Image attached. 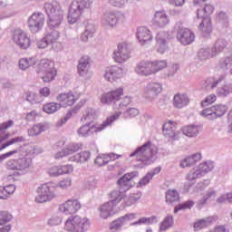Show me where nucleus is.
I'll return each mask as SVG.
<instances>
[{"mask_svg":"<svg viewBox=\"0 0 232 232\" xmlns=\"http://www.w3.org/2000/svg\"><path fill=\"white\" fill-rule=\"evenodd\" d=\"M63 23H64V14L58 13L54 15L49 16V20L47 22L48 28L50 30H58L63 26Z\"/></svg>","mask_w":232,"mask_h":232,"instance_id":"nucleus-22","label":"nucleus"},{"mask_svg":"<svg viewBox=\"0 0 232 232\" xmlns=\"http://www.w3.org/2000/svg\"><path fill=\"white\" fill-rule=\"evenodd\" d=\"M46 130H48V124L38 123V124L33 126L28 130V134H29V137H35L37 135H40V133H43V131H46Z\"/></svg>","mask_w":232,"mask_h":232,"instance_id":"nucleus-40","label":"nucleus"},{"mask_svg":"<svg viewBox=\"0 0 232 232\" xmlns=\"http://www.w3.org/2000/svg\"><path fill=\"white\" fill-rule=\"evenodd\" d=\"M119 158H121V155H117L113 152L109 154H102L94 160V163L96 166H106L110 160H117Z\"/></svg>","mask_w":232,"mask_h":232,"instance_id":"nucleus-29","label":"nucleus"},{"mask_svg":"<svg viewBox=\"0 0 232 232\" xmlns=\"http://www.w3.org/2000/svg\"><path fill=\"white\" fill-rule=\"evenodd\" d=\"M213 197H217V190H215V188H208L206 191L205 196H203V198L198 200V206H206V204H208V200Z\"/></svg>","mask_w":232,"mask_h":232,"instance_id":"nucleus-49","label":"nucleus"},{"mask_svg":"<svg viewBox=\"0 0 232 232\" xmlns=\"http://www.w3.org/2000/svg\"><path fill=\"white\" fill-rule=\"evenodd\" d=\"M215 11V7L211 5H205L204 9H198V19H204V17H209Z\"/></svg>","mask_w":232,"mask_h":232,"instance_id":"nucleus-43","label":"nucleus"},{"mask_svg":"<svg viewBox=\"0 0 232 232\" xmlns=\"http://www.w3.org/2000/svg\"><path fill=\"white\" fill-rule=\"evenodd\" d=\"M142 197L141 192H137L134 194H130L129 198L126 200V205L127 206H132V204H135V202L140 200V198Z\"/></svg>","mask_w":232,"mask_h":232,"instance_id":"nucleus-61","label":"nucleus"},{"mask_svg":"<svg viewBox=\"0 0 232 232\" xmlns=\"http://www.w3.org/2000/svg\"><path fill=\"white\" fill-rule=\"evenodd\" d=\"M212 222L213 218H206L203 219H199L194 224V229L195 231H200V229H204V227H209Z\"/></svg>","mask_w":232,"mask_h":232,"instance_id":"nucleus-45","label":"nucleus"},{"mask_svg":"<svg viewBox=\"0 0 232 232\" xmlns=\"http://www.w3.org/2000/svg\"><path fill=\"white\" fill-rule=\"evenodd\" d=\"M135 177H139V172L133 171L128 174H125L122 178L118 180V184L121 189L123 191H128V189H131L133 186H135V182H133V179Z\"/></svg>","mask_w":232,"mask_h":232,"instance_id":"nucleus-18","label":"nucleus"},{"mask_svg":"<svg viewBox=\"0 0 232 232\" xmlns=\"http://www.w3.org/2000/svg\"><path fill=\"white\" fill-rule=\"evenodd\" d=\"M117 23H119V17H117L115 13L111 11L103 13L102 16V24L104 28H115V26H117Z\"/></svg>","mask_w":232,"mask_h":232,"instance_id":"nucleus-19","label":"nucleus"},{"mask_svg":"<svg viewBox=\"0 0 232 232\" xmlns=\"http://www.w3.org/2000/svg\"><path fill=\"white\" fill-rule=\"evenodd\" d=\"M162 92V83L157 82H149L143 91V96L150 102H153L154 99L159 97V94Z\"/></svg>","mask_w":232,"mask_h":232,"instance_id":"nucleus-11","label":"nucleus"},{"mask_svg":"<svg viewBox=\"0 0 232 232\" xmlns=\"http://www.w3.org/2000/svg\"><path fill=\"white\" fill-rule=\"evenodd\" d=\"M14 216L8 211H0V226H5L8 222H12Z\"/></svg>","mask_w":232,"mask_h":232,"instance_id":"nucleus-56","label":"nucleus"},{"mask_svg":"<svg viewBox=\"0 0 232 232\" xmlns=\"http://www.w3.org/2000/svg\"><path fill=\"white\" fill-rule=\"evenodd\" d=\"M122 95H124V89L120 87L102 94L101 102L108 106L112 104L113 110H124L131 104V97L125 96L122 98Z\"/></svg>","mask_w":232,"mask_h":232,"instance_id":"nucleus-1","label":"nucleus"},{"mask_svg":"<svg viewBox=\"0 0 232 232\" xmlns=\"http://www.w3.org/2000/svg\"><path fill=\"white\" fill-rule=\"evenodd\" d=\"M175 30H177L178 41H179L181 44H184V46H187V44H191V43L195 41V34L189 29L184 27L182 23H177L175 25Z\"/></svg>","mask_w":232,"mask_h":232,"instance_id":"nucleus-10","label":"nucleus"},{"mask_svg":"<svg viewBox=\"0 0 232 232\" xmlns=\"http://www.w3.org/2000/svg\"><path fill=\"white\" fill-rule=\"evenodd\" d=\"M47 40L51 44H53V50L54 52H61L63 50V46L61 44L57 43V39H59V31L55 29H51V31L45 35Z\"/></svg>","mask_w":232,"mask_h":232,"instance_id":"nucleus-25","label":"nucleus"},{"mask_svg":"<svg viewBox=\"0 0 232 232\" xmlns=\"http://www.w3.org/2000/svg\"><path fill=\"white\" fill-rule=\"evenodd\" d=\"M36 73H43L42 77L44 82H52L57 76V70L55 69V63L49 59H43L38 64Z\"/></svg>","mask_w":232,"mask_h":232,"instance_id":"nucleus-9","label":"nucleus"},{"mask_svg":"<svg viewBox=\"0 0 232 232\" xmlns=\"http://www.w3.org/2000/svg\"><path fill=\"white\" fill-rule=\"evenodd\" d=\"M202 174L198 168L197 169H192L186 176L187 180L189 182H193V180H197V179H201Z\"/></svg>","mask_w":232,"mask_h":232,"instance_id":"nucleus-55","label":"nucleus"},{"mask_svg":"<svg viewBox=\"0 0 232 232\" xmlns=\"http://www.w3.org/2000/svg\"><path fill=\"white\" fill-rule=\"evenodd\" d=\"M17 142H24V137L19 136V137L11 139L5 143H2V145L0 146V151H3V150H5V148H8V146H12V144H17Z\"/></svg>","mask_w":232,"mask_h":232,"instance_id":"nucleus-57","label":"nucleus"},{"mask_svg":"<svg viewBox=\"0 0 232 232\" xmlns=\"http://www.w3.org/2000/svg\"><path fill=\"white\" fill-rule=\"evenodd\" d=\"M90 157H92L90 151L85 150L71 157L70 160L71 162H80L81 164H82L84 162H88V160H90Z\"/></svg>","mask_w":232,"mask_h":232,"instance_id":"nucleus-39","label":"nucleus"},{"mask_svg":"<svg viewBox=\"0 0 232 232\" xmlns=\"http://www.w3.org/2000/svg\"><path fill=\"white\" fill-rule=\"evenodd\" d=\"M15 153H23V155H28L29 153H34V147L20 146L19 149H16L14 150H11L9 152L0 155V164L4 160H5V159L12 157V155H15Z\"/></svg>","mask_w":232,"mask_h":232,"instance_id":"nucleus-24","label":"nucleus"},{"mask_svg":"<svg viewBox=\"0 0 232 232\" xmlns=\"http://www.w3.org/2000/svg\"><path fill=\"white\" fill-rule=\"evenodd\" d=\"M92 119H97V111L87 109L82 117V121H92Z\"/></svg>","mask_w":232,"mask_h":232,"instance_id":"nucleus-59","label":"nucleus"},{"mask_svg":"<svg viewBox=\"0 0 232 232\" xmlns=\"http://www.w3.org/2000/svg\"><path fill=\"white\" fill-rule=\"evenodd\" d=\"M22 146H29L30 148H34L32 153L23 154V152H16L15 155L20 157L17 160H10L6 162L7 169H13L17 171H24V169H28L30 166H32V155H39L41 151L39 149H36L34 145H22Z\"/></svg>","mask_w":232,"mask_h":232,"instance_id":"nucleus-3","label":"nucleus"},{"mask_svg":"<svg viewBox=\"0 0 232 232\" xmlns=\"http://www.w3.org/2000/svg\"><path fill=\"white\" fill-rule=\"evenodd\" d=\"M183 135L186 137H197L200 133V128L197 125H188L182 129Z\"/></svg>","mask_w":232,"mask_h":232,"instance_id":"nucleus-41","label":"nucleus"},{"mask_svg":"<svg viewBox=\"0 0 232 232\" xmlns=\"http://www.w3.org/2000/svg\"><path fill=\"white\" fill-rule=\"evenodd\" d=\"M179 64H173L168 68V72H165V78L169 79V77H173L176 72H179Z\"/></svg>","mask_w":232,"mask_h":232,"instance_id":"nucleus-64","label":"nucleus"},{"mask_svg":"<svg viewBox=\"0 0 232 232\" xmlns=\"http://www.w3.org/2000/svg\"><path fill=\"white\" fill-rule=\"evenodd\" d=\"M103 77L105 81H108L109 82H115V81L124 77V67L117 65L107 67Z\"/></svg>","mask_w":232,"mask_h":232,"instance_id":"nucleus-14","label":"nucleus"},{"mask_svg":"<svg viewBox=\"0 0 232 232\" xmlns=\"http://www.w3.org/2000/svg\"><path fill=\"white\" fill-rule=\"evenodd\" d=\"M187 104H189V98L187 94L178 93L173 98L174 108L182 109L185 108Z\"/></svg>","mask_w":232,"mask_h":232,"instance_id":"nucleus-33","label":"nucleus"},{"mask_svg":"<svg viewBox=\"0 0 232 232\" xmlns=\"http://www.w3.org/2000/svg\"><path fill=\"white\" fill-rule=\"evenodd\" d=\"M155 155H157V148L150 141H148L130 153V158L135 157L138 162H141L138 168H142L143 166L153 164L155 162Z\"/></svg>","mask_w":232,"mask_h":232,"instance_id":"nucleus-2","label":"nucleus"},{"mask_svg":"<svg viewBox=\"0 0 232 232\" xmlns=\"http://www.w3.org/2000/svg\"><path fill=\"white\" fill-rule=\"evenodd\" d=\"M227 47V41L224 38H218L216 43L214 44V46L212 47V51L215 55H220L224 50Z\"/></svg>","mask_w":232,"mask_h":232,"instance_id":"nucleus-37","label":"nucleus"},{"mask_svg":"<svg viewBox=\"0 0 232 232\" xmlns=\"http://www.w3.org/2000/svg\"><path fill=\"white\" fill-rule=\"evenodd\" d=\"M202 22L199 24V30L202 33L203 37H208L209 34H211L213 27L211 25V18L210 17H204L201 18Z\"/></svg>","mask_w":232,"mask_h":232,"instance_id":"nucleus-34","label":"nucleus"},{"mask_svg":"<svg viewBox=\"0 0 232 232\" xmlns=\"http://www.w3.org/2000/svg\"><path fill=\"white\" fill-rule=\"evenodd\" d=\"M61 103H57V102H50V103H46L43 106V111L45 113H55V111H59V110H61Z\"/></svg>","mask_w":232,"mask_h":232,"instance_id":"nucleus-48","label":"nucleus"},{"mask_svg":"<svg viewBox=\"0 0 232 232\" xmlns=\"http://www.w3.org/2000/svg\"><path fill=\"white\" fill-rule=\"evenodd\" d=\"M79 110H81V105H77L72 110L69 111L66 116L58 121V126H63V124H66V122L68 121V119H71L72 115H76Z\"/></svg>","mask_w":232,"mask_h":232,"instance_id":"nucleus-53","label":"nucleus"},{"mask_svg":"<svg viewBox=\"0 0 232 232\" xmlns=\"http://www.w3.org/2000/svg\"><path fill=\"white\" fill-rule=\"evenodd\" d=\"M57 188H59V184L53 181L38 187V196L35 198V202L38 204H43L44 202L53 200V198L57 197V193H55V189H57Z\"/></svg>","mask_w":232,"mask_h":232,"instance_id":"nucleus-8","label":"nucleus"},{"mask_svg":"<svg viewBox=\"0 0 232 232\" xmlns=\"http://www.w3.org/2000/svg\"><path fill=\"white\" fill-rule=\"evenodd\" d=\"M195 206V203L192 200L186 201L183 204H179L175 207L174 213H179L180 209H190V208H193Z\"/></svg>","mask_w":232,"mask_h":232,"instance_id":"nucleus-63","label":"nucleus"},{"mask_svg":"<svg viewBox=\"0 0 232 232\" xmlns=\"http://www.w3.org/2000/svg\"><path fill=\"white\" fill-rule=\"evenodd\" d=\"M82 148V144L79 143H70L66 148L65 151L67 155H72V153H75V151H79Z\"/></svg>","mask_w":232,"mask_h":232,"instance_id":"nucleus-62","label":"nucleus"},{"mask_svg":"<svg viewBox=\"0 0 232 232\" xmlns=\"http://www.w3.org/2000/svg\"><path fill=\"white\" fill-rule=\"evenodd\" d=\"M92 3L93 0H73L69 8V14L67 15V21L70 24H74L79 21V17H81V14L84 12V10L90 8L92 6Z\"/></svg>","mask_w":232,"mask_h":232,"instance_id":"nucleus-6","label":"nucleus"},{"mask_svg":"<svg viewBox=\"0 0 232 232\" xmlns=\"http://www.w3.org/2000/svg\"><path fill=\"white\" fill-rule=\"evenodd\" d=\"M56 99L59 102H62L61 106L64 108L73 106L75 102V96L72 92L59 94Z\"/></svg>","mask_w":232,"mask_h":232,"instance_id":"nucleus-30","label":"nucleus"},{"mask_svg":"<svg viewBox=\"0 0 232 232\" xmlns=\"http://www.w3.org/2000/svg\"><path fill=\"white\" fill-rule=\"evenodd\" d=\"M130 53H131V51L128 44H119L118 48L113 52L112 59L115 63L122 64V63H126L130 59Z\"/></svg>","mask_w":232,"mask_h":232,"instance_id":"nucleus-13","label":"nucleus"},{"mask_svg":"<svg viewBox=\"0 0 232 232\" xmlns=\"http://www.w3.org/2000/svg\"><path fill=\"white\" fill-rule=\"evenodd\" d=\"M224 79H226V76L221 75L218 79L208 78V80H206L205 82H206L208 88H210V90H214V88H217V86H218V84H220V82H222V81H224Z\"/></svg>","mask_w":232,"mask_h":232,"instance_id":"nucleus-51","label":"nucleus"},{"mask_svg":"<svg viewBox=\"0 0 232 232\" xmlns=\"http://www.w3.org/2000/svg\"><path fill=\"white\" fill-rule=\"evenodd\" d=\"M115 207L113 201H108L100 207V216L102 218H109L115 215Z\"/></svg>","mask_w":232,"mask_h":232,"instance_id":"nucleus-27","label":"nucleus"},{"mask_svg":"<svg viewBox=\"0 0 232 232\" xmlns=\"http://www.w3.org/2000/svg\"><path fill=\"white\" fill-rule=\"evenodd\" d=\"M173 226V216H169L164 218L160 227V231H166Z\"/></svg>","mask_w":232,"mask_h":232,"instance_id":"nucleus-58","label":"nucleus"},{"mask_svg":"<svg viewBox=\"0 0 232 232\" xmlns=\"http://www.w3.org/2000/svg\"><path fill=\"white\" fill-rule=\"evenodd\" d=\"M201 159H202V154L200 152L192 154L191 156L185 158L180 162V168H190V166L197 164V162H198Z\"/></svg>","mask_w":232,"mask_h":232,"instance_id":"nucleus-32","label":"nucleus"},{"mask_svg":"<svg viewBox=\"0 0 232 232\" xmlns=\"http://www.w3.org/2000/svg\"><path fill=\"white\" fill-rule=\"evenodd\" d=\"M13 41L22 50H26L27 48H30V38L28 37V35H26V33L23 32L20 29L14 31Z\"/></svg>","mask_w":232,"mask_h":232,"instance_id":"nucleus-17","label":"nucleus"},{"mask_svg":"<svg viewBox=\"0 0 232 232\" xmlns=\"http://www.w3.org/2000/svg\"><path fill=\"white\" fill-rule=\"evenodd\" d=\"M153 23L160 28H164L166 24H169V18L164 12H156L154 14Z\"/></svg>","mask_w":232,"mask_h":232,"instance_id":"nucleus-31","label":"nucleus"},{"mask_svg":"<svg viewBox=\"0 0 232 232\" xmlns=\"http://www.w3.org/2000/svg\"><path fill=\"white\" fill-rule=\"evenodd\" d=\"M180 196H179V191L176 189H169L166 192V202L167 204H174V202H179Z\"/></svg>","mask_w":232,"mask_h":232,"instance_id":"nucleus-46","label":"nucleus"},{"mask_svg":"<svg viewBox=\"0 0 232 232\" xmlns=\"http://www.w3.org/2000/svg\"><path fill=\"white\" fill-rule=\"evenodd\" d=\"M229 93H232V82H226L221 88L218 89L219 97H227Z\"/></svg>","mask_w":232,"mask_h":232,"instance_id":"nucleus-50","label":"nucleus"},{"mask_svg":"<svg viewBox=\"0 0 232 232\" xmlns=\"http://www.w3.org/2000/svg\"><path fill=\"white\" fill-rule=\"evenodd\" d=\"M44 8L48 17H52V15H57V14L63 13V10H61V5L57 1L44 4Z\"/></svg>","mask_w":232,"mask_h":232,"instance_id":"nucleus-28","label":"nucleus"},{"mask_svg":"<svg viewBox=\"0 0 232 232\" xmlns=\"http://www.w3.org/2000/svg\"><path fill=\"white\" fill-rule=\"evenodd\" d=\"M111 198L109 202H112L115 207L124 198V193L121 192V190H113L111 192Z\"/></svg>","mask_w":232,"mask_h":232,"instance_id":"nucleus-52","label":"nucleus"},{"mask_svg":"<svg viewBox=\"0 0 232 232\" xmlns=\"http://www.w3.org/2000/svg\"><path fill=\"white\" fill-rule=\"evenodd\" d=\"M163 135L172 140H179V132L177 131V123L175 121H167L163 124Z\"/></svg>","mask_w":232,"mask_h":232,"instance_id":"nucleus-20","label":"nucleus"},{"mask_svg":"<svg viewBox=\"0 0 232 232\" xmlns=\"http://www.w3.org/2000/svg\"><path fill=\"white\" fill-rule=\"evenodd\" d=\"M92 66V58L88 55H83L80 58L78 62V73L82 77H84V75H87L88 72H90V68Z\"/></svg>","mask_w":232,"mask_h":232,"instance_id":"nucleus-21","label":"nucleus"},{"mask_svg":"<svg viewBox=\"0 0 232 232\" xmlns=\"http://www.w3.org/2000/svg\"><path fill=\"white\" fill-rule=\"evenodd\" d=\"M62 213L65 215H73L81 209V202L77 199H69L59 207Z\"/></svg>","mask_w":232,"mask_h":232,"instance_id":"nucleus-16","label":"nucleus"},{"mask_svg":"<svg viewBox=\"0 0 232 232\" xmlns=\"http://www.w3.org/2000/svg\"><path fill=\"white\" fill-rule=\"evenodd\" d=\"M126 224L128 223L126 222L124 216H122L118 219L112 221L111 225V229H121V227H122V226H126Z\"/></svg>","mask_w":232,"mask_h":232,"instance_id":"nucleus-60","label":"nucleus"},{"mask_svg":"<svg viewBox=\"0 0 232 232\" xmlns=\"http://www.w3.org/2000/svg\"><path fill=\"white\" fill-rule=\"evenodd\" d=\"M198 57L200 61H208V59H212V57H217L213 52V48L203 47L198 53Z\"/></svg>","mask_w":232,"mask_h":232,"instance_id":"nucleus-38","label":"nucleus"},{"mask_svg":"<svg viewBox=\"0 0 232 232\" xmlns=\"http://www.w3.org/2000/svg\"><path fill=\"white\" fill-rule=\"evenodd\" d=\"M14 126V121L9 120L2 124H0V144H3L5 140H8L10 133H6V130Z\"/></svg>","mask_w":232,"mask_h":232,"instance_id":"nucleus-35","label":"nucleus"},{"mask_svg":"<svg viewBox=\"0 0 232 232\" xmlns=\"http://www.w3.org/2000/svg\"><path fill=\"white\" fill-rule=\"evenodd\" d=\"M227 111V107L219 104L203 110L201 111V115L208 121H215V119H218V117H222L223 115H225Z\"/></svg>","mask_w":232,"mask_h":232,"instance_id":"nucleus-12","label":"nucleus"},{"mask_svg":"<svg viewBox=\"0 0 232 232\" xmlns=\"http://www.w3.org/2000/svg\"><path fill=\"white\" fill-rule=\"evenodd\" d=\"M90 219L81 216H71L65 221L64 229L69 232H86L90 229Z\"/></svg>","mask_w":232,"mask_h":232,"instance_id":"nucleus-7","label":"nucleus"},{"mask_svg":"<svg viewBox=\"0 0 232 232\" xmlns=\"http://www.w3.org/2000/svg\"><path fill=\"white\" fill-rule=\"evenodd\" d=\"M95 34V24H87L85 26V30L81 34V41L82 43H88L92 37H93V34Z\"/></svg>","mask_w":232,"mask_h":232,"instance_id":"nucleus-36","label":"nucleus"},{"mask_svg":"<svg viewBox=\"0 0 232 232\" xmlns=\"http://www.w3.org/2000/svg\"><path fill=\"white\" fill-rule=\"evenodd\" d=\"M136 37L140 44H148L153 39L151 33L146 27H139Z\"/></svg>","mask_w":232,"mask_h":232,"instance_id":"nucleus-26","label":"nucleus"},{"mask_svg":"<svg viewBox=\"0 0 232 232\" xmlns=\"http://www.w3.org/2000/svg\"><path fill=\"white\" fill-rule=\"evenodd\" d=\"M215 168V162L213 161H205L203 163H200L198 166V169L199 170V173L204 177L206 173H209V171H213Z\"/></svg>","mask_w":232,"mask_h":232,"instance_id":"nucleus-44","label":"nucleus"},{"mask_svg":"<svg viewBox=\"0 0 232 232\" xmlns=\"http://www.w3.org/2000/svg\"><path fill=\"white\" fill-rule=\"evenodd\" d=\"M156 48L159 53H164L168 50V33H158L156 35Z\"/></svg>","mask_w":232,"mask_h":232,"instance_id":"nucleus-23","label":"nucleus"},{"mask_svg":"<svg viewBox=\"0 0 232 232\" xmlns=\"http://www.w3.org/2000/svg\"><path fill=\"white\" fill-rule=\"evenodd\" d=\"M155 222H157V217L141 218L138 221L130 223V226H140L142 224H145L146 226H150V224H155Z\"/></svg>","mask_w":232,"mask_h":232,"instance_id":"nucleus-54","label":"nucleus"},{"mask_svg":"<svg viewBox=\"0 0 232 232\" xmlns=\"http://www.w3.org/2000/svg\"><path fill=\"white\" fill-rule=\"evenodd\" d=\"M119 117H121V112L114 113L105 121H103L100 127L95 126L93 122L85 123L77 130V133L79 137H91V135H93V133H97V131H102L104 128H108V126H111V122L117 121Z\"/></svg>","mask_w":232,"mask_h":232,"instance_id":"nucleus-5","label":"nucleus"},{"mask_svg":"<svg viewBox=\"0 0 232 232\" xmlns=\"http://www.w3.org/2000/svg\"><path fill=\"white\" fill-rule=\"evenodd\" d=\"M35 63H37V61L34 57L22 58L19 61V68L24 71L28 70V68H30V66H34Z\"/></svg>","mask_w":232,"mask_h":232,"instance_id":"nucleus-47","label":"nucleus"},{"mask_svg":"<svg viewBox=\"0 0 232 232\" xmlns=\"http://www.w3.org/2000/svg\"><path fill=\"white\" fill-rule=\"evenodd\" d=\"M167 66L168 63H166V61H141L136 65L134 72L140 77H150L155 75V73L160 72V70H164Z\"/></svg>","mask_w":232,"mask_h":232,"instance_id":"nucleus-4","label":"nucleus"},{"mask_svg":"<svg viewBox=\"0 0 232 232\" xmlns=\"http://www.w3.org/2000/svg\"><path fill=\"white\" fill-rule=\"evenodd\" d=\"M15 191V185H8L6 187H0V198L6 200L10 195H14Z\"/></svg>","mask_w":232,"mask_h":232,"instance_id":"nucleus-42","label":"nucleus"},{"mask_svg":"<svg viewBox=\"0 0 232 232\" xmlns=\"http://www.w3.org/2000/svg\"><path fill=\"white\" fill-rule=\"evenodd\" d=\"M28 26L32 34L41 32L44 26V14L43 13L33 14L28 20Z\"/></svg>","mask_w":232,"mask_h":232,"instance_id":"nucleus-15","label":"nucleus"}]
</instances>
